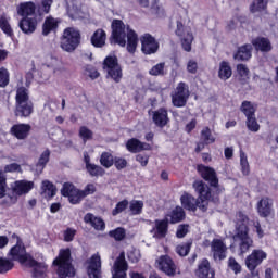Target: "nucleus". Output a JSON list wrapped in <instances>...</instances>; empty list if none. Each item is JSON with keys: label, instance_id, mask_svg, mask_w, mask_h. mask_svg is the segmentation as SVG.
Wrapping results in <instances>:
<instances>
[{"label": "nucleus", "instance_id": "obj_1", "mask_svg": "<svg viewBox=\"0 0 278 278\" xmlns=\"http://www.w3.org/2000/svg\"><path fill=\"white\" fill-rule=\"evenodd\" d=\"M193 188L198 192L199 199L197 200L192 194L184 193L180 197L182 207L189 212H197V207L202 212H207V201L212 199L210 187L203 180H197L193 182Z\"/></svg>", "mask_w": 278, "mask_h": 278}, {"label": "nucleus", "instance_id": "obj_2", "mask_svg": "<svg viewBox=\"0 0 278 278\" xmlns=\"http://www.w3.org/2000/svg\"><path fill=\"white\" fill-rule=\"evenodd\" d=\"M112 42L125 47L129 53H136L138 47V34L134 29L126 26L121 20L112 22Z\"/></svg>", "mask_w": 278, "mask_h": 278}, {"label": "nucleus", "instance_id": "obj_3", "mask_svg": "<svg viewBox=\"0 0 278 278\" xmlns=\"http://www.w3.org/2000/svg\"><path fill=\"white\" fill-rule=\"evenodd\" d=\"M9 255L15 262H20L22 266L33 268L34 277H45V274L47 273V265L45 263L36 262L34 258H31L29 254H27V251L25 250V245L23 244L21 238L17 237V242L13 248H11Z\"/></svg>", "mask_w": 278, "mask_h": 278}, {"label": "nucleus", "instance_id": "obj_4", "mask_svg": "<svg viewBox=\"0 0 278 278\" xmlns=\"http://www.w3.org/2000/svg\"><path fill=\"white\" fill-rule=\"evenodd\" d=\"M236 235L233 236L235 245L239 248L240 253H247L253 247V239L249 237V217L238 212L235 216Z\"/></svg>", "mask_w": 278, "mask_h": 278}, {"label": "nucleus", "instance_id": "obj_5", "mask_svg": "<svg viewBox=\"0 0 278 278\" xmlns=\"http://www.w3.org/2000/svg\"><path fill=\"white\" fill-rule=\"evenodd\" d=\"M94 192H97V187L93 184H89L85 187L84 190H79L75 187V185L65 182L61 189V194L63 197H67L72 205L81 203L83 199H86V197H89V194H94Z\"/></svg>", "mask_w": 278, "mask_h": 278}, {"label": "nucleus", "instance_id": "obj_6", "mask_svg": "<svg viewBox=\"0 0 278 278\" xmlns=\"http://www.w3.org/2000/svg\"><path fill=\"white\" fill-rule=\"evenodd\" d=\"M53 267L59 278L75 277V267L71 261V249L61 250L53 261Z\"/></svg>", "mask_w": 278, "mask_h": 278}, {"label": "nucleus", "instance_id": "obj_7", "mask_svg": "<svg viewBox=\"0 0 278 278\" xmlns=\"http://www.w3.org/2000/svg\"><path fill=\"white\" fill-rule=\"evenodd\" d=\"M34 113V103L29 101V93L25 87H20L15 96V116L27 118Z\"/></svg>", "mask_w": 278, "mask_h": 278}, {"label": "nucleus", "instance_id": "obj_8", "mask_svg": "<svg viewBox=\"0 0 278 278\" xmlns=\"http://www.w3.org/2000/svg\"><path fill=\"white\" fill-rule=\"evenodd\" d=\"M80 40L81 35L79 30L73 27L66 28L61 39V48L67 53H73V51L79 47Z\"/></svg>", "mask_w": 278, "mask_h": 278}, {"label": "nucleus", "instance_id": "obj_9", "mask_svg": "<svg viewBox=\"0 0 278 278\" xmlns=\"http://www.w3.org/2000/svg\"><path fill=\"white\" fill-rule=\"evenodd\" d=\"M103 68L108 73V77H111L115 84L121 83V79H123V70L118 64V59L116 55L106 56L104 60Z\"/></svg>", "mask_w": 278, "mask_h": 278}, {"label": "nucleus", "instance_id": "obj_10", "mask_svg": "<svg viewBox=\"0 0 278 278\" xmlns=\"http://www.w3.org/2000/svg\"><path fill=\"white\" fill-rule=\"evenodd\" d=\"M268 255L264 250H253L245 258V266L251 271L252 277H260V271L255 270Z\"/></svg>", "mask_w": 278, "mask_h": 278}, {"label": "nucleus", "instance_id": "obj_11", "mask_svg": "<svg viewBox=\"0 0 278 278\" xmlns=\"http://www.w3.org/2000/svg\"><path fill=\"white\" fill-rule=\"evenodd\" d=\"M190 89L186 83H179L172 93V102L175 108H184L188 103Z\"/></svg>", "mask_w": 278, "mask_h": 278}, {"label": "nucleus", "instance_id": "obj_12", "mask_svg": "<svg viewBox=\"0 0 278 278\" xmlns=\"http://www.w3.org/2000/svg\"><path fill=\"white\" fill-rule=\"evenodd\" d=\"M176 35L181 38V45L184 51H192V40H194V36L190 28H184V24L181 22H177Z\"/></svg>", "mask_w": 278, "mask_h": 278}, {"label": "nucleus", "instance_id": "obj_13", "mask_svg": "<svg viewBox=\"0 0 278 278\" xmlns=\"http://www.w3.org/2000/svg\"><path fill=\"white\" fill-rule=\"evenodd\" d=\"M141 40V50L146 55H153V53H157V49H160V43L154 39L150 34H144L140 38Z\"/></svg>", "mask_w": 278, "mask_h": 278}, {"label": "nucleus", "instance_id": "obj_14", "mask_svg": "<svg viewBox=\"0 0 278 278\" xmlns=\"http://www.w3.org/2000/svg\"><path fill=\"white\" fill-rule=\"evenodd\" d=\"M156 264L162 273H165V275H168V277H175V274L177 273V266L170 256L163 255L159 257L156 260Z\"/></svg>", "mask_w": 278, "mask_h": 278}, {"label": "nucleus", "instance_id": "obj_15", "mask_svg": "<svg viewBox=\"0 0 278 278\" xmlns=\"http://www.w3.org/2000/svg\"><path fill=\"white\" fill-rule=\"evenodd\" d=\"M155 240H163L168 235V217L164 219H156L154 222V227L150 230Z\"/></svg>", "mask_w": 278, "mask_h": 278}, {"label": "nucleus", "instance_id": "obj_16", "mask_svg": "<svg viewBox=\"0 0 278 278\" xmlns=\"http://www.w3.org/2000/svg\"><path fill=\"white\" fill-rule=\"evenodd\" d=\"M87 263L88 277L101 278V256L99 254H93Z\"/></svg>", "mask_w": 278, "mask_h": 278}, {"label": "nucleus", "instance_id": "obj_17", "mask_svg": "<svg viewBox=\"0 0 278 278\" xmlns=\"http://www.w3.org/2000/svg\"><path fill=\"white\" fill-rule=\"evenodd\" d=\"M211 251L213 253V257L216 261H222L227 257V245L220 239H214L211 243Z\"/></svg>", "mask_w": 278, "mask_h": 278}, {"label": "nucleus", "instance_id": "obj_18", "mask_svg": "<svg viewBox=\"0 0 278 278\" xmlns=\"http://www.w3.org/2000/svg\"><path fill=\"white\" fill-rule=\"evenodd\" d=\"M113 278H127V261H125V253H121L116 258L113 267Z\"/></svg>", "mask_w": 278, "mask_h": 278}, {"label": "nucleus", "instance_id": "obj_19", "mask_svg": "<svg viewBox=\"0 0 278 278\" xmlns=\"http://www.w3.org/2000/svg\"><path fill=\"white\" fill-rule=\"evenodd\" d=\"M16 13L22 18H29L36 16V3L33 1L21 2L16 7Z\"/></svg>", "mask_w": 278, "mask_h": 278}, {"label": "nucleus", "instance_id": "obj_20", "mask_svg": "<svg viewBox=\"0 0 278 278\" xmlns=\"http://www.w3.org/2000/svg\"><path fill=\"white\" fill-rule=\"evenodd\" d=\"M18 27L23 31V34L31 35L34 34V31H36V28L38 27V17H22L18 23Z\"/></svg>", "mask_w": 278, "mask_h": 278}, {"label": "nucleus", "instance_id": "obj_21", "mask_svg": "<svg viewBox=\"0 0 278 278\" xmlns=\"http://www.w3.org/2000/svg\"><path fill=\"white\" fill-rule=\"evenodd\" d=\"M198 173H200L201 177L208 181L213 188L218 186V178L216 177V172L212 167H207L205 165L198 166Z\"/></svg>", "mask_w": 278, "mask_h": 278}, {"label": "nucleus", "instance_id": "obj_22", "mask_svg": "<svg viewBox=\"0 0 278 278\" xmlns=\"http://www.w3.org/2000/svg\"><path fill=\"white\" fill-rule=\"evenodd\" d=\"M48 60H50V62L47 65H43L39 73L40 84H43V81H49V79H51V75L53 74V66L58 64V58L55 56H48Z\"/></svg>", "mask_w": 278, "mask_h": 278}, {"label": "nucleus", "instance_id": "obj_23", "mask_svg": "<svg viewBox=\"0 0 278 278\" xmlns=\"http://www.w3.org/2000/svg\"><path fill=\"white\" fill-rule=\"evenodd\" d=\"M152 121L156 127H166L168 125V110L161 108L152 112Z\"/></svg>", "mask_w": 278, "mask_h": 278}, {"label": "nucleus", "instance_id": "obj_24", "mask_svg": "<svg viewBox=\"0 0 278 278\" xmlns=\"http://www.w3.org/2000/svg\"><path fill=\"white\" fill-rule=\"evenodd\" d=\"M256 207H257L258 215L262 218H268V216L273 214V200L266 197L262 198L257 202Z\"/></svg>", "mask_w": 278, "mask_h": 278}, {"label": "nucleus", "instance_id": "obj_25", "mask_svg": "<svg viewBox=\"0 0 278 278\" xmlns=\"http://www.w3.org/2000/svg\"><path fill=\"white\" fill-rule=\"evenodd\" d=\"M34 189V182L27 180H17L14 182L12 187L13 194L16 197H23V194H27L29 191Z\"/></svg>", "mask_w": 278, "mask_h": 278}, {"label": "nucleus", "instance_id": "obj_26", "mask_svg": "<svg viewBox=\"0 0 278 278\" xmlns=\"http://www.w3.org/2000/svg\"><path fill=\"white\" fill-rule=\"evenodd\" d=\"M126 149H128L130 153H140V151H151V144L132 138L127 141Z\"/></svg>", "mask_w": 278, "mask_h": 278}, {"label": "nucleus", "instance_id": "obj_27", "mask_svg": "<svg viewBox=\"0 0 278 278\" xmlns=\"http://www.w3.org/2000/svg\"><path fill=\"white\" fill-rule=\"evenodd\" d=\"M67 5V14L70 18H73L74 21L77 18H83L84 13H81V7L79 5V2L77 0H65Z\"/></svg>", "mask_w": 278, "mask_h": 278}, {"label": "nucleus", "instance_id": "obj_28", "mask_svg": "<svg viewBox=\"0 0 278 278\" xmlns=\"http://www.w3.org/2000/svg\"><path fill=\"white\" fill-rule=\"evenodd\" d=\"M30 129L31 126H29V124H17L11 128V132L17 140H25V138L29 136Z\"/></svg>", "mask_w": 278, "mask_h": 278}, {"label": "nucleus", "instance_id": "obj_29", "mask_svg": "<svg viewBox=\"0 0 278 278\" xmlns=\"http://www.w3.org/2000/svg\"><path fill=\"white\" fill-rule=\"evenodd\" d=\"M197 277L199 278H214V271L210 267V261L203 260L195 271Z\"/></svg>", "mask_w": 278, "mask_h": 278}, {"label": "nucleus", "instance_id": "obj_30", "mask_svg": "<svg viewBox=\"0 0 278 278\" xmlns=\"http://www.w3.org/2000/svg\"><path fill=\"white\" fill-rule=\"evenodd\" d=\"M56 193L58 188L55 187V185H53V182L49 180H43L41 182V197H43V199H53Z\"/></svg>", "mask_w": 278, "mask_h": 278}, {"label": "nucleus", "instance_id": "obj_31", "mask_svg": "<svg viewBox=\"0 0 278 278\" xmlns=\"http://www.w3.org/2000/svg\"><path fill=\"white\" fill-rule=\"evenodd\" d=\"M84 220L96 228L97 231H103V229H105V222H103L101 217L94 216L92 213L86 214Z\"/></svg>", "mask_w": 278, "mask_h": 278}, {"label": "nucleus", "instance_id": "obj_32", "mask_svg": "<svg viewBox=\"0 0 278 278\" xmlns=\"http://www.w3.org/2000/svg\"><path fill=\"white\" fill-rule=\"evenodd\" d=\"M253 47L256 49V51H262L265 53H268V51H271L273 46L270 45V40L268 38L258 37L252 41Z\"/></svg>", "mask_w": 278, "mask_h": 278}, {"label": "nucleus", "instance_id": "obj_33", "mask_svg": "<svg viewBox=\"0 0 278 278\" xmlns=\"http://www.w3.org/2000/svg\"><path fill=\"white\" fill-rule=\"evenodd\" d=\"M58 25H60V20L52 16L47 17L42 26L43 36H49L51 31H55V29H58Z\"/></svg>", "mask_w": 278, "mask_h": 278}, {"label": "nucleus", "instance_id": "obj_34", "mask_svg": "<svg viewBox=\"0 0 278 278\" xmlns=\"http://www.w3.org/2000/svg\"><path fill=\"white\" fill-rule=\"evenodd\" d=\"M105 30L98 29L93 33L91 36V45L93 47H97L98 49H101V47H105V40H106Z\"/></svg>", "mask_w": 278, "mask_h": 278}, {"label": "nucleus", "instance_id": "obj_35", "mask_svg": "<svg viewBox=\"0 0 278 278\" xmlns=\"http://www.w3.org/2000/svg\"><path fill=\"white\" fill-rule=\"evenodd\" d=\"M251 51H253V46L244 45L238 49L233 58L238 61L251 60Z\"/></svg>", "mask_w": 278, "mask_h": 278}, {"label": "nucleus", "instance_id": "obj_36", "mask_svg": "<svg viewBox=\"0 0 278 278\" xmlns=\"http://www.w3.org/2000/svg\"><path fill=\"white\" fill-rule=\"evenodd\" d=\"M232 75L231 66L228 62L223 61L219 64L218 77L222 78L224 81H227Z\"/></svg>", "mask_w": 278, "mask_h": 278}, {"label": "nucleus", "instance_id": "obj_37", "mask_svg": "<svg viewBox=\"0 0 278 278\" xmlns=\"http://www.w3.org/2000/svg\"><path fill=\"white\" fill-rule=\"evenodd\" d=\"M200 139L204 144H214L216 142V137L212 134L210 127H204L201 130Z\"/></svg>", "mask_w": 278, "mask_h": 278}, {"label": "nucleus", "instance_id": "obj_38", "mask_svg": "<svg viewBox=\"0 0 278 278\" xmlns=\"http://www.w3.org/2000/svg\"><path fill=\"white\" fill-rule=\"evenodd\" d=\"M167 216L170 217V223L175 225V223H181L186 218V212H184L181 206H176Z\"/></svg>", "mask_w": 278, "mask_h": 278}, {"label": "nucleus", "instance_id": "obj_39", "mask_svg": "<svg viewBox=\"0 0 278 278\" xmlns=\"http://www.w3.org/2000/svg\"><path fill=\"white\" fill-rule=\"evenodd\" d=\"M10 15L2 13L0 15V29L7 34V36H12V26L10 25Z\"/></svg>", "mask_w": 278, "mask_h": 278}, {"label": "nucleus", "instance_id": "obj_40", "mask_svg": "<svg viewBox=\"0 0 278 278\" xmlns=\"http://www.w3.org/2000/svg\"><path fill=\"white\" fill-rule=\"evenodd\" d=\"M144 207V202L140 200H132L129 202V210L132 214V216H138L142 214V210Z\"/></svg>", "mask_w": 278, "mask_h": 278}, {"label": "nucleus", "instance_id": "obj_41", "mask_svg": "<svg viewBox=\"0 0 278 278\" xmlns=\"http://www.w3.org/2000/svg\"><path fill=\"white\" fill-rule=\"evenodd\" d=\"M266 5H268V0H253L250 4V12H252V14L263 12V10H266Z\"/></svg>", "mask_w": 278, "mask_h": 278}, {"label": "nucleus", "instance_id": "obj_42", "mask_svg": "<svg viewBox=\"0 0 278 278\" xmlns=\"http://www.w3.org/2000/svg\"><path fill=\"white\" fill-rule=\"evenodd\" d=\"M86 168L91 177H103L105 175V170L99 165L88 164Z\"/></svg>", "mask_w": 278, "mask_h": 278}, {"label": "nucleus", "instance_id": "obj_43", "mask_svg": "<svg viewBox=\"0 0 278 278\" xmlns=\"http://www.w3.org/2000/svg\"><path fill=\"white\" fill-rule=\"evenodd\" d=\"M12 268H14V262L12 260L0 257V275L9 273Z\"/></svg>", "mask_w": 278, "mask_h": 278}, {"label": "nucleus", "instance_id": "obj_44", "mask_svg": "<svg viewBox=\"0 0 278 278\" xmlns=\"http://www.w3.org/2000/svg\"><path fill=\"white\" fill-rule=\"evenodd\" d=\"M100 163L104 168H111L114 165V156L110 152H103L100 157Z\"/></svg>", "mask_w": 278, "mask_h": 278}, {"label": "nucleus", "instance_id": "obj_45", "mask_svg": "<svg viewBox=\"0 0 278 278\" xmlns=\"http://www.w3.org/2000/svg\"><path fill=\"white\" fill-rule=\"evenodd\" d=\"M49 157H51V151L45 150L39 157V161L37 163V168H39L40 172L45 169L47 164L49 163Z\"/></svg>", "mask_w": 278, "mask_h": 278}, {"label": "nucleus", "instance_id": "obj_46", "mask_svg": "<svg viewBox=\"0 0 278 278\" xmlns=\"http://www.w3.org/2000/svg\"><path fill=\"white\" fill-rule=\"evenodd\" d=\"M240 166L242 175H249L251 173V168L249 165V159L244 152H240Z\"/></svg>", "mask_w": 278, "mask_h": 278}, {"label": "nucleus", "instance_id": "obj_47", "mask_svg": "<svg viewBox=\"0 0 278 278\" xmlns=\"http://www.w3.org/2000/svg\"><path fill=\"white\" fill-rule=\"evenodd\" d=\"M241 112L248 117L255 116V106L250 101H244L241 105Z\"/></svg>", "mask_w": 278, "mask_h": 278}, {"label": "nucleus", "instance_id": "obj_48", "mask_svg": "<svg viewBox=\"0 0 278 278\" xmlns=\"http://www.w3.org/2000/svg\"><path fill=\"white\" fill-rule=\"evenodd\" d=\"M192 247V243H180L176 247V253L180 255V257H186L190 253V248Z\"/></svg>", "mask_w": 278, "mask_h": 278}, {"label": "nucleus", "instance_id": "obj_49", "mask_svg": "<svg viewBox=\"0 0 278 278\" xmlns=\"http://www.w3.org/2000/svg\"><path fill=\"white\" fill-rule=\"evenodd\" d=\"M247 127L250 131H254V132L260 131V124L257 123L255 115L247 117Z\"/></svg>", "mask_w": 278, "mask_h": 278}, {"label": "nucleus", "instance_id": "obj_50", "mask_svg": "<svg viewBox=\"0 0 278 278\" xmlns=\"http://www.w3.org/2000/svg\"><path fill=\"white\" fill-rule=\"evenodd\" d=\"M10 84V72L4 67H0V88H5Z\"/></svg>", "mask_w": 278, "mask_h": 278}, {"label": "nucleus", "instance_id": "obj_51", "mask_svg": "<svg viewBox=\"0 0 278 278\" xmlns=\"http://www.w3.org/2000/svg\"><path fill=\"white\" fill-rule=\"evenodd\" d=\"M129 205V201L127 200H123L121 202H118L115 206V208L112 211V215L113 216H118V214L125 212V210H127Z\"/></svg>", "mask_w": 278, "mask_h": 278}, {"label": "nucleus", "instance_id": "obj_52", "mask_svg": "<svg viewBox=\"0 0 278 278\" xmlns=\"http://www.w3.org/2000/svg\"><path fill=\"white\" fill-rule=\"evenodd\" d=\"M166 67V63H157L150 71V75L153 77H157L160 75H164V68Z\"/></svg>", "mask_w": 278, "mask_h": 278}, {"label": "nucleus", "instance_id": "obj_53", "mask_svg": "<svg viewBox=\"0 0 278 278\" xmlns=\"http://www.w3.org/2000/svg\"><path fill=\"white\" fill-rule=\"evenodd\" d=\"M128 260L132 262V264L140 262V250L130 248L128 251Z\"/></svg>", "mask_w": 278, "mask_h": 278}, {"label": "nucleus", "instance_id": "obj_54", "mask_svg": "<svg viewBox=\"0 0 278 278\" xmlns=\"http://www.w3.org/2000/svg\"><path fill=\"white\" fill-rule=\"evenodd\" d=\"M109 235L111 236V238H114L115 240L121 241L126 236L125 228H116L115 230H111Z\"/></svg>", "mask_w": 278, "mask_h": 278}, {"label": "nucleus", "instance_id": "obj_55", "mask_svg": "<svg viewBox=\"0 0 278 278\" xmlns=\"http://www.w3.org/2000/svg\"><path fill=\"white\" fill-rule=\"evenodd\" d=\"M199 71V63L194 59H190L187 62V72L190 73V75H197V72Z\"/></svg>", "mask_w": 278, "mask_h": 278}, {"label": "nucleus", "instance_id": "obj_56", "mask_svg": "<svg viewBox=\"0 0 278 278\" xmlns=\"http://www.w3.org/2000/svg\"><path fill=\"white\" fill-rule=\"evenodd\" d=\"M79 136L84 140V142H88V140H92V131L88 129V127L86 126L80 127Z\"/></svg>", "mask_w": 278, "mask_h": 278}, {"label": "nucleus", "instance_id": "obj_57", "mask_svg": "<svg viewBox=\"0 0 278 278\" xmlns=\"http://www.w3.org/2000/svg\"><path fill=\"white\" fill-rule=\"evenodd\" d=\"M5 181H7L5 174H3L0 170V199H3V197H5V192L8 188V184Z\"/></svg>", "mask_w": 278, "mask_h": 278}, {"label": "nucleus", "instance_id": "obj_58", "mask_svg": "<svg viewBox=\"0 0 278 278\" xmlns=\"http://www.w3.org/2000/svg\"><path fill=\"white\" fill-rule=\"evenodd\" d=\"M228 266L233 270L235 275H238V273L242 271V267L240 266V263H238V261H236V258L233 257H230L228 260Z\"/></svg>", "mask_w": 278, "mask_h": 278}, {"label": "nucleus", "instance_id": "obj_59", "mask_svg": "<svg viewBox=\"0 0 278 278\" xmlns=\"http://www.w3.org/2000/svg\"><path fill=\"white\" fill-rule=\"evenodd\" d=\"M77 233V230L73 229V228H67L66 230H64L63 232V238L65 242H73V240L75 239V235Z\"/></svg>", "mask_w": 278, "mask_h": 278}, {"label": "nucleus", "instance_id": "obj_60", "mask_svg": "<svg viewBox=\"0 0 278 278\" xmlns=\"http://www.w3.org/2000/svg\"><path fill=\"white\" fill-rule=\"evenodd\" d=\"M86 75H88V77H90V79H98L99 77V71H97V68H94L91 65H88L86 67Z\"/></svg>", "mask_w": 278, "mask_h": 278}, {"label": "nucleus", "instance_id": "obj_61", "mask_svg": "<svg viewBox=\"0 0 278 278\" xmlns=\"http://www.w3.org/2000/svg\"><path fill=\"white\" fill-rule=\"evenodd\" d=\"M188 229H190V226L179 225L176 232L177 238H185V236L188 233Z\"/></svg>", "mask_w": 278, "mask_h": 278}, {"label": "nucleus", "instance_id": "obj_62", "mask_svg": "<svg viewBox=\"0 0 278 278\" xmlns=\"http://www.w3.org/2000/svg\"><path fill=\"white\" fill-rule=\"evenodd\" d=\"M4 173H21V165L16 163L9 164L4 167Z\"/></svg>", "mask_w": 278, "mask_h": 278}, {"label": "nucleus", "instance_id": "obj_63", "mask_svg": "<svg viewBox=\"0 0 278 278\" xmlns=\"http://www.w3.org/2000/svg\"><path fill=\"white\" fill-rule=\"evenodd\" d=\"M237 71L240 77H249V68L244 64L237 65Z\"/></svg>", "mask_w": 278, "mask_h": 278}, {"label": "nucleus", "instance_id": "obj_64", "mask_svg": "<svg viewBox=\"0 0 278 278\" xmlns=\"http://www.w3.org/2000/svg\"><path fill=\"white\" fill-rule=\"evenodd\" d=\"M136 160L141 164V166H147V164H149V155L147 154H138Z\"/></svg>", "mask_w": 278, "mask_h": 278}]
</instances>
